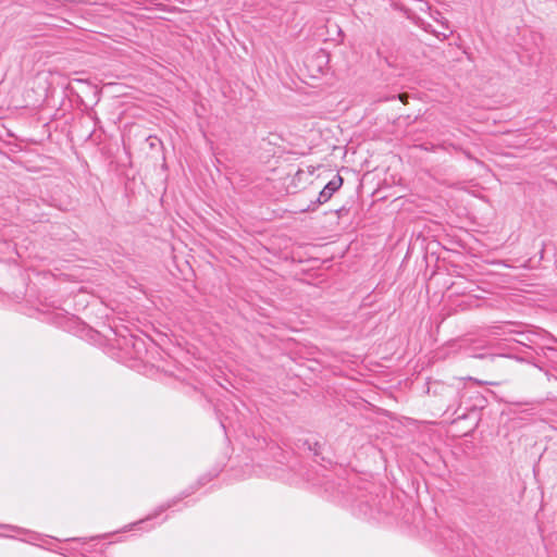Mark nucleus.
Instances as JSON below:
<instances>
[{
  "label": "nucleus",
  "instance_id": "obj_1",
  "mask_svg": "<svg viewBox=\"0 0 557 557\" xmlns=\"http://www.w3.org/2000/svg\"><path fill=\"white\" fill-rule=\"evenodd\" d=\"M465 386L462 379H455L453 383L435 381L431 383L428 392L440 397L442 406L445 407V413L450 414L456 421L457 412L461 409Z\"/></svg>",
  "mask_w": 557,
  "mask_h": 557
},
{
  "label": "nucleus",
  "instance_id": "obj_2",
  "mask_svg": "<svg viewBox=\"0 0 557 557\" xmlns=\"http://www.w3.org/2000/svg\"><path fill=\"white\" fill-rule=\"evenodd\" d=\"M461 409L457 412L456 421L468 419L471 416L476 417L478 410L482 409L485 404V398L476 391L465 386L462 393Z\"/></svg>",
  "mask_w": 557,
  "mask_h": 557
},
{
  "label": "nucleus",
  "instance_id": "obj_3",
  "mask_svg": "<svg viewBox=\"0 0 557 557\" xmlns=\"http://www.w3.org/2000/svg\"><path fill=\"white\" fill-rule=\"evenodd\" d=\"M343 177L339 174L333 176V178L324 186L320 191L317 200L313 202L315 206L323 205L329 201L335 191H337L343 185Z\"/></svg>",
  "mask_w": 557,
  "mask_h": 557
},
{
  "label": "nucleus",
  "instance_id": "obj_4",
  "mask_svg": "<svg viewBox=\"0 0 557 557\" xmlns=\"http://www.w3.org/2000/svg\"><path fill=\"white\" fill-rule=\"evenodd\" d=\"M177 502H178V500L173 499V500H171V502H169V503H166V504H164V505H161V506L158 508L157 512L154 513V517H156V516H158V515H160V513H161V512H163L164 510H166V509L171 508V507H172V506H174Z\"/></svg>",
  "mask_w": 557,
  "mask_h": 557
},
{
  "label": "nucleus",
  "instance_id": "obj_5",
  "mask_svg": "<svg viewBox=\"0 0 557 557\" xmlns=\"http://www.w3.org/2000/svg\"><path fill=\"white\" fill-rule=\"evenodd\" d=\"M1 528H4V529H12V530H17V531H23L22 529L20 528H15V527H12V525H8V524H2L0 525Z\"/></svg>",
  "mask_w": 557,
  "mask_h": 557
},
{
  "label": "nucleus",
  "instance_id": "obj_6",
  "mask_svg": "<svg viewBox=\"0 0 557 557\" xmlns=\"http://www.w3.org/2000/svg\"><path fill=\"white\" fill-rule=\"evenodd\" d=\"M398 97H399L400 101H403V102H406V101H407V98H408V96H407V95H405V94H401V95H399Z\"/></svg>",
  "mask_w": 557,
  "mask_h": 557
},
{
  "label": "nucleus",
  "instance_id": "obj_7",
  "mask_svg": "<svg viewBox=\"0 0 557 557\" xmlns=\"http://www.w3.org/2000/svg\"><path fill=\"white\" fill-rule=\"evenodd\" d=\"M546 376H548V380H552V377H554L555 380H557L556 376H550L549 373H546Z\"/></svg>",
  "mask_w": 557,
  "mask_h": 557
},
{
  "label": "nucleus",
  "instance_id": "obj_8",
  "mask_svg": "<svg viewBox=\"0 0 557 557\" xmlns=\"http://www.w3.org/2000/svg\"><path fill=\"white\" fill-rule=\"evenodd\" d=\"M546 376H548V380H552V377H554L555 380H557L556 376H550L549 373H546Z\"/></svg>",
  "mask_w": 557,
  "mask_h": 557
}]
</instances>
